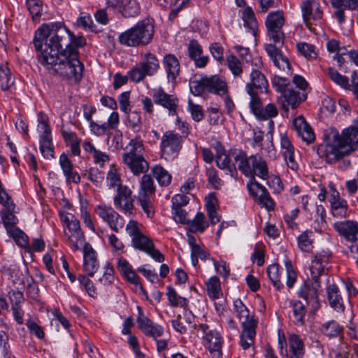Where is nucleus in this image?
<instances>
[{
    "label": "nucleus",
    "mask_w": 358,
    "mask_h": 358,
    "mask_svg": "<svg viewBox=\"0 0 358 358\" xmlns=\"http://www.w3.org/2000/svg\"><path fill=\"white\" fill-rule=\"evenodd\" d=\"M152 98L156 104L169 110V115L175 116L177 115L178 99L176 96L166 93L162 87H159L154 90Z\"/></svg>",
    "instance_id": "412c9836"
},
{
    "label": "nucleus",
    "mask_w": 358,
    "mask_h": 358,
    "mask_svg": "<svg viewBox=\"0 0 358 358\" xmlns=\"http://www.w3.org/2000/svg\"><path fill=\"white\" fill-rule=\"evenodd\" d=\"M83 248V268L89 276H94L99 268L96 252L89 243H85Z\"/></svg>",
    "instance_id": "a878e982"
},
{
    "label": "nucleus",
    "mask_w": 358,
    "mask_h": 358,
    "mask_svg": "<svg viewBox=\"0 0 358 358\" xmlns=\"http://www.w3.org/2000/svg\"><path fill=\"white\" fill-rule=\"evenodd\" d=\"M1 204L3 206V210L0 213L1 217L6 231L8 233L10 230L17 228L15 225L18 222V219L15 215V205L12 199Z\"/></svg>",
    "instance_id": "c85d7f7f"
},
{
    "label": "nucleus",
    "mask_w": 358,
    "mask_h": 358,
    "mask_svg": "<svg viewBox=\"0 0 358 358\" xmlns=\"http://www.w3.org/2000/svg\"><path fill=\"white\" fill-rule=\"evenodd\" d=\"M334 229L346 240L354 242L358 239V223L352 220L337 222L334 224Z\"/></svg>",
    "instance_id": "bb28decb"
},
{
    "label": "nucleus",
    "mask_w": 358,
    "mask_h": 358,
    "mask_svg": "<svg viewBox=\"0 0 358 358\" xmlns=\"http://www.w3.org/2000/svg\"><path fill=\"white\" fill-rule=\"evenodd\" d=\"M247 189L250 194L267 210H273L275 208V202L271 197L266 187L258 182L255 178H250L247 184Z\"/></svg>",
    "instance_id": "f3484780"
},
{
    "label": "nucleus",
    "mask_w": 358,
    "mask_h": 358,
    "mask_svg": "<svg viewBox=\"0 0 358 358\" xmlns=\"http://www.w3.org/2000/svg\"><path fill=\"white\" fill-rule=\"evenodd\" d=\"M320 288V281L313 282L310 279L301 287L298 293L299 296L304 299L314 311L320 308L318 294Z\"/></svg>",
    "instance_id": "a211bd4d"
},
{
    "label": "nucleus",
    "mask_w": 358,
    "mask_h": 358,
    "mask_svg": "<svg viewBox=\"0 0 358 358\" xmlns=\"http://www.w3.org/2000/svg\"><path fill=\"white\" fill-rule=\"evenodd\" d=\"M96 112V108L91 106H83V116L89 122L91 132L96 136H102L110 132L111 129L117 128L120 123L119 114L113 111L109 115L107 122L101 124L92 120V115Z\"/></svg>",
    "instance_id": "6e6552de"
},
{
    "label": "nucleus",
    "mask_w": 358,
    "mask_h": 358,
    "mask_svg": "<svg viewBox=\"0 0 358 358\" xmlns=\"http://www.w3.org/2000/svg\"><path fill=\"white\" fill-rule=\"evenodd\" d=\"M95 213L115 232H119L124 226L123 217L110 206L98 205L95 208Z\"/></svg>",
    "instance_id": "2eb2a0df"
},
{
    "label": "nucleus",
    "mask_w": 358,
    "mask_h": 358,
    "mask_svg": "<svg viewBox=\"0 0 358 358\" xmlns=\"http://www.w3.org/2000/svg\"><path fill=\"white\" fill-rule=\"evenodd\" d=\"M208 296L213 299H217L220 295V282L217 277H211L206 282Z\"/></svg>",
    "instance_id": "bf43d9fd"
},
{
    "label": "nucleus",
    "mask_w": 358,
    "mask_h": 358,
    "mask_svg": "<svg viewBox=\"0 0 358 358\" xmlns=\"http://www.w3.org/2000/svg\"><path fill=\"white\" fill-rule=\"evenodd\" d=\"M329 76L330 78L338 85L345 90H350V85L348 77L341 75L334 68H329Z\"/></svg>",
    "instance_id": "13d9d810"
},
{
    "label": "nucleus",
    "mask_w": 358,
    "mask_h": 358,
    "mask_svg": "<svg viewBox=\"0 0 358 358\" xmlns=\"http://www.w3.org/2000/svg\"><path fill=\"white\" fill-rule=\"evenodd\" d=\"M257 104L253 101H250V108L259 120H267L278 115V110L274 104L268 103L264 108L260 98L257 99Z\"/></svg>",
    "instance_id": "c756f323"
},
{
    "label": "nucleus",
    "mask_w": 358,
    "mask_h": 358,
    "mask_svg": "<svg viewBox=\"0 0 358 358\" xmlns=\"http://www.w3.org/2000/svg\"><path fill=\"white\" fill-rule=\"evenodd\" d=\"M167 292L166 295L169 302V305L172 307H181L186 308L188 307V300L179 296L174 288L171 286L166 287Z\"/></svg>",
    "instance_id": "09e8293b"
},
{
    "label": "nucleus",
    "mask_w": 358,
    "mask_h": 358,
    "mask_svg": "<svg viewBox=\"0 0 358 358\" xmlns=\"http://www.w3.org/2000/svg\"><path fill=\"white\" fill-rule=\"evenodd\" d=\"M83 147L85 152L92 156L95 164L103 167L105 163L110 161V156L107 153L96 149L92 141H85Z\"/></svg>",
    "instance_id": "72a5a7b5"
},
{
    "label": "nucleus",
    "mask_w": 358,
    "mask_h": 358,
    "mask_svg": "<svg viewBox=\"0 0 358 358\" xmlns=\"http://www.w3.org/2000/svg\"><path fill=\"white\" fill-rule=\"evenodd\" d=\"M234 310L241 324L240 345L244 350L249 349L255 343L258 320L250 315L248 308L240 299L234 301Z\"/></svg>",
    "instance_id": "20e7f679"
},
{
    "label": "nucleus",
    "mask_w": 358,
    "mask_h": 358,
    "mask_svg": "<svg viewBox=\"0 0 358 358\" xmlns=\"http://www.w3.org/2000/svg\"><path fill=\"white\" fill-rule=\"evenodd\" d=\"M127 75L129 80L135 83H140L148 76L138 63L127 71Z\"/></svg>",
    "instance_id": "680f3d73"
},
{
    "label": "nucleus",
    "mask_w": 358,
    "mask_h": 358,
    "mask_svg": "<svg viewBox=\"0 0 358 358\" xmlns=\"http://www.w3.org/2000/svg\"><path fill=\"white\" fill-rule=\"evenodd\" d=\"M289 307L292 310L294 322L297 324L303 325L306 313L305 305L299 300L292 299L289 301Z\"/></svg>",
    "instance_id": "a19ab883"
},
{
    "label": "nucleus",
    "mask_w": 358,
    "mask_h": 358,
    "mask_svg": "<svg viewBox=\"0 0 358 358\" xmlns=\"http://www.w3.org/2000/svg\"><path fill=\"white\" fill-rule=\"evenodd\" d=\"M240 160L238 170L247 178H253L255 176L265 180L268 178V168L266 162L259 155L248 157L243 154L236 155Z\"/></svg>",
    "instance_id": "0eeeda50"
},
{
    "label": "nucleus",
    "mask_w": 358,
    "mask_h": 358,
    "mask_svg": "<svg viewBox=\"0 0 358 358\" xmlns=\"http://www.w3.org/2000/svg\"><path fill=\"white\" fill-rule=\"evenodd\" d=\"M325 144L320 145L318 153L324 157L326 162L335 164L343 159L339 168L345 169L350 165V160L343 159L355 151L358 145V120L352 125L344 129L341 134L333 128L324 133Z\"/></svg>",
    "instance_id": "f03ea898"
},
{
    "label": "nucleus",
    "mask_w": 358,
    "mask_h": 358,
    "mask_svg": "<svg viewBox=\"0 0 358 358\" xmlns=\"http://www.w3.org/2000/svg\"><path fill=\"white\" fill-rule=\"evenodd\" d=\"M210 257V253L205 249L202 248L200 245L194 248L191 250V260L193 266H196L199 259L201 260H206Z\"/></svg>",
    "instance_id": "69168bd1"
},
{
    "label": "nucleus",
    "mask_w": 358,
    "mask_h": 358,
    "mask_svg": "<svg viewBox=\"0 0 358 358\" xmlns=\"http://www.w3.org/2000/svg\"><path fill=\"white\" fill-rule=\"evenodd\" d=\"M153 242L143 233L131 238V245L136 249L145 252L152 246Z\"/></svg>",
    "instance_id": "864d4df0"
},
{
    "label": "nucleus",
    "mask_w": 358,
    "mask_h": 358,
    "mask_svg": "<svg viewBox=\"0 0 358 358\" xmlns=\"http://www.w3.org/2000/svg\"><path fill=\"white\" fill-rule=\"evenodd\" d=\"M241 18L243 21V25L248 29V31L255 36L258 28V23L251 7L248 6L242 10Z\"/></svg>",
    "instance_id": "ea45409f"
},
{
    "label": "nucleus",
    "mask_w": 358,
    "mask_h": 358,
    "mask_svg": "<svg viewBox=\"0 0 358 358\" xmlns=\"http://www.w3.org/2000/svg\"><path fill=\"white\" fill-rule=\"evenodd\" d=\"M329 202L331 207V213L334 217H345L347 216V201L341 198L338 192L335 189L332 192L329 197Z\"/></svg>",
    "instance_id": "473e14b6"
},
{
    "label": "nucleus",
    "mask_w": 358,
    "mask_h": 358,
    "mask_svg": "<svg viewBox=\"0 0 358 358\" xmlns=\"http://www.w3.org/2000/svg\"><path fill=\"white\" fill-rule=\"evenodd\" d=\"M332 8L334 9L332 17L337 20L339 24H343L346 20L345 15L347 0H329Z\"/></svg>",
    "instance_id": "79ce46f5"
},
{
    "label": "nucleus",
    "mask_w": 358,
    "mask_h": 358,
    "mask_svg": "<svg viewBox=\"0 0 358 358\" xmlns=\"http://www.w3.org/2000/svg\"><path fill=\"white\" fill-rule=\"evenodd\" d=\"M268 82L266 76L259 70L253 69L250 73V82L245 85V90L250 96V101L258 103L259 93H267Z\"/></svg>",
    "instance_id": "ddd939ff"
},
{
    "label": "nucleus",
    "mask_w": 358,
    "mask_h": 358,
    "mask_svg": "<svg viewBox=\"0 0 358 358\" xmlns=\"http://www.w3.org/2000/svg\"><path fill=\"white\" fill-rule=\"evenodd\" d=\"M282 271V268L277 264H271L267 268L268 277L278 290H280L283 287V284L280 280V275Z\"/></svg>",
    "instance_id": "de8ad7c7"
},
{
    "label": "nucleus",
    "mask_w": 358,
    "mask_h": 358,
    "mask_svg": "<svg viewBox=\"0 0 358 358\" xmlns=\"http://www.w3.org/2000/svg\"><path fill=\"white\" fill-rule=\"evenodd\" d=\"M214 267L217 273L224 278H227L230 274V268L229 264L224 260L216 261L212 259Z\"/></svg>",
    "instance_id": "774afa93"
},
{
    "label": "nucleus",
    "mask_w": 358,
    "mask_h": 358,
    "mask_svg": "<svg viewBox=\"0 0 358 358\" xmlns=\"http://www.w3.org/2000/svg\"><path fill=\"white\" fill-rule=\"evenodd\" d=\"M60 220L63 224V233L65 242L73 251L80 250L85 244V236L81 230L80 221L74 215L61 211Z\"/></svg>",
    "instance_id": "423d86ee"
},
{
    "label": "nucleus",
    "mask_w": 358,
    "mask_h": 358,
    "mask_svg": "<svg viewBox=\"0 0 358 358\" xmlns=\"http://www.w3.org/2000/svg\"><path fill=\"white\" fill-rule=\"evenodd\" d=\"M132 194L131 189L128 186L120 187L116 189V194L113 197L115 207L126 216H131L134 214V199Z\"/></svg>",
    "instance_id": "dca6fc26"
},
{
    "label": "nucleus",
    "mask_w": 358,
    "mask_h": 358,
    "mask_svg": "<svg viewBox=\"0 0 358 358\" xmlns=\"http://www.w3.org/2000/svg\"><path fill=\"white\" fill-rule=\"evenodd\" d=\"M162 65L168 80L176 83L180 73V64L177 57L171 53L166 54L162 59Z\"/></svg>",
    "instance_id": "393cba45"
},
{
    "label": "nucleus",
    "mask_w": 358,
    "mask_h": 358,
    "mask_svg": "<svg viewBox=\"0 0 358 358\" xmlns=\"http://www.w3.org/2000/svg\"><path fill=\"white\" fill-rule=\"evenodd\" d=\"M8 236L13 238L17 245L31 252V246L29 243V237L18 227L10 230Z\"/></svg>",
    "instance_id": "c03bdc74"
},
{
    "label": "nucleus",
    "mask_w": 358,
    "mask_h": 358,
    "mask_svg": "<svg viewBox=\"0 0 358 358\" xmlns=\"http://www.w3.org/2000/svg\"><path fill=\"white\" fill-rule=\"evenodd\" d=\"M188 229L191 232H203L208 227V223L205 220V215L203 213H197L192 220L188 221L187 224Z\"/></svg>",
    "instance_id": "603ef678"
},
{
    "label": "nucleus",
    "mask_w": 358,
    "mask_h": 358,
    "mask_svg": "<svg viewBox=\"0 0 358 358\" xmlns=\"http://www.w3.org/2000/svg\"><path fill=\"white\" fill-rule=\"evenodd\" d=\"M289 349L290 358H303L305 346L303 340L299 335L292 334L289 338Z\"/></svg>",
    "instance_id": "4c0bfd02"
},
{
    "label": "nucleus",
    "mask_w": 358,
    "mask_h": 358,
    "mask_svg": "<svg viewBox=\"0 0 358 358\" xmlns=\"http://www.w3.org/2000/svg\"><path fill=\"white\" fill-rule=\"evenodd\" d=\"M153 176L161 186H168L171 182V175L161 165H155L152 168Z\"/></svg>",
    "instance_id": "49530a36"
},
{
    "label": "nucleus",
    "mask_w": 358,
    "mask_h": 358,
    "mask_svg": "<svg viewBox=\"0 0 358 358\" xmlns=\"http://www.w3.org/2000/svg\"><path fill=\"white\" fill-rule=\"evenodd\" d=\"M272 85L278 92L282 94L287 105L293 108L306 98L303 93L294 90L289 80L284 77L275 76L272 78Z\"/></svg>",
    "instance_id": "9b49d317"
},
{
    "label": "nucleus",
    "mask_w": 358,
    "mask_h": 358,
    "mask_svg": "<svg viewBox=\"0 0 358 358\" xmlns=\"http://www.w3.org/2000/svg\"><path fill=\"white\" fill-rule=\"evenodd\" d=\"M106 184L109 189L117 188V189L120 187L127 186L122 184L120 174L115 165H111L110 166L106 175Z\"/></svg>",
    "instance_id": "3c124183"
},
{
    "label": "nucleus",
    "mask_w": 358,
    "mask_h": 358,
    "mask_svg": "<svg viewBox=\"0 0 358 358\" xmlns=\"http://www.w3.org/2000/svg\"><path fill=\"white\" fill-rule=\"evenodd\" d=\"M61 133L65 143L70 147L71 153L74 156H79L80 155V139L77 134L70 130L64 129L63 127L61 129Z\"/></svg>",
    "instance_id": "e433bc0d"
},
{
    "label": "nucleus",
    "mask_w": 358,
    "mask_h": 358,
    "mask_svg": "<svg viewBox=\"0 0 358 358\" xmlns=\"http://www.w3.org/2000/svg\"><path fill=\"white\" fill-rule=\"evenodd\" d=\"M321 331L329 338L341 337L343 328L335 320L328 321L322 325Z\"/></svg>",
    "instance_id": "37998d69"
},
{
    "label": "nucleus",
    "mask_w": 358,
    "mask_h": 358,
    "mask_svg": "<svg viewBox=\"0 0 358 358\" xmlns=\"http://www.w3.org/2000/svg\"><path fill=\"white\" fill-rule=\"evenodd\" d=\"M325 217L326 210L324 207L321 204L316 205L315 214L314 215V221L315 223L317 224V227L315 228H318L322 230V229L325 227L327 224Z\"/></svg>",
    "instance_id": "338daca9"
},
{
    "label": "nucleus",
    "mask_w": 358,
    "mask_h": 358,
    "mask_svg": "<svg viewBox=\"0 0 358 358\" xmlns=\"http://www.w3.org/2000/svg\"><path fill=\"white\" fill-rule=\"evenodd\" d=\"M243 152L241 150H229L226 154L217 156V166L221 169L227 170L233 176L236 169H238L240 163V160L236 159V155Z\"/></svg>",
    "instance_id": "4be33fe9"
},
{
    "label": "nucleus",
    "mask_w": 358,
    "mask_h": 358,
    "mask_svg": "<svg viewBox=\"0 0 358 358\" xmlns=\"http://www.w3.org/2000/svg\"><path fill=\"white\" fill-rule=\"evenodd\" d=\"M155 192V186L153 179L150 175H143L140 182L138 201L148 217H152L155 213L151 201V197Z\"/></svg>",
    "instance_id": "f8f14e48"
},
{
    "label": "nucleus",
    "mask_w": 358,
    "mask_h": 358,
    "mask_svg": "<svg viewBox=\"0 0 358 358\" xmlns=\"http://www.w3.org/2000/svg\"><path fill=\"white\" fill-rule=\"evenodd\" d=\"M26 5L34 20L41 16L43 9L41 0H27Z\"/></svg>",
    "instance_id": "0e129e2a"
},
{
    "label": "nucleus",
    "mask_w": 358,
    "mask_h": 358,
    "mask_svg": "<svg viewBox=\"0 0 358 358\" xmlns=\"http://www.w3.org/2000/svg\"><path fill=\"white\" fill-rule=\"evenodd\" d=\"M327 299L331 308L337 311H343L344 305L338 287L333 284L327 287Z\"/></svg>",
    "instance_id": "c9c22d12"
},
{
    "label": "nucleus",
    "mask_w": 358,
    "mask_h": 358,
    "mask_svg": "<svg viewBox=\"0 0 358 358\" xmlns=\"http://www.w3.org/2000/svg\"><path fill=\"white\" fill-rule=\"evenodd\" d=\"M277 44H266L265 50L273 62L274 65L282 71L287 73L291 72L290 63L288 58L284 55L282 51L276 47Z\"/></svg>",
    "instance_id": "5701e85b"
},
{
    "label": "nucleus",
    "mask_w": 358,
    "mask_h": 358,
    "mask_svg": "<svg viewBox=\"0 0 358 358\" xmlns=\"http://www.w3.org/2000/svg\"><path fill=\"white\" fill-rule=\"evenodd\" d=\"M154 34V24L149 20L144 19L121 33L118 39L122 45L128 47L145 46L152 41Z\"/></svg>",
    "instance_id": "7ed1b4c3"
},
{
    "label": "nucleus",
    "mask_w": 358,
    "mask_h": 358,
    "mask_svg": "<svg viewBox=\"0 0 358 358\" xmlns=\"http://www.w3.org/2000/svg\"><path fill=\"white\" fill-rule=\"evenodd\" d=\"M293 126L297 135L301 137L303 141L310 143L315 140L313 130L303 116H299L295 118L293 121Z\"/></svg>",
    "instance_id": "7c9ffc66"
},
{
    "label": "nucleus",
    "mask_w": 358,
    "mask_h": 358,
    "mask_svg": "<svg viewBox=\"0 0 358 358\" xmlns=\"http://www.w3.org/2000/svg\"><path fill=\"white\" fill-rule=\"evenodd\" d=\"M182 137L173 131H166L160 144L162 153L166 159H175L182 148Z\"/></svg>",
    "instance_id": "4468645a"
},
{
    "label": "nucleus",
    "mask_w": 358,
    "mask_h": 358,
    "mask_svg": "<svg viewBox=\"0 0 358 358\" xmlns=\"http://www.w3.org/2000/svg\"><path fill=\"white\" fill-rule=\"evenodd\" d=\"M127 150L122 154V156L128 155H143L144 145L140 136L137 135L134 138L130 140Z\"/></svg>",
    "instance_id": "8fccbe9b"
},
{
    "label": "nucleus",
    "mask_w": 358,
    "mask_h": 358,
    "mask_svg": "<svg viewBox=\"0 0 358 358\" xmlns=\"http://www.w3.org/2000/svg\"><path fill=\"white\" fill-rule=\"evenodd\" d=\"M83 177L90 180L96 186H99L104 180L105 173L97 168L92 167L85 171L83 174Z\"/></svg>",
    "instance_id": "4d7b16f0"
},
{
    "label": "nucleus",
    "mask_w": 358,
    "mask_h": 358,
    "mask_svg": "<svg viewBox=\"0 0 358 358\" xmlns=\"http://www.w3.org/2000/svg\"><path fill=\"white\" fill-rule=\"evenodd\" d=\"M296 49L299 54L308 59H314L317 57V52L313 45L305 42L296 44Z\"/></svg>",
    "instance_id": "6e6d98bb"
},
{
    "label": "nucleus",
    "mask_w": 358,
    "mask_h": 358,
    "mask_svg": "<svg viewBox=\"0 0 358 358\" xmlns=\"http://www.w3.org/2000/svg\"><path fill=\"white\" fill-rule=\"evenodd\" d=\"M285 23L283 12L277 10L268 13L265 24L267 29V36L272 44L282 45L285 39V34L282 26Z\"/></svg>",
    "instance_id": "1a4fd4ad"
},
{
    "label": "nucleus",
    "mask_w": 358,
    "mask_h": 358,
    "mask_svg": "<svg viewBox=\"0 0 358 358\" xmlns=\"http://www.w3.org/2000/svg\"><path fill=\"white\" fill-rule=\"evenodd\" d=\"M304 22L308 24L311 20L318 21L322 18L323 12L317 0H305L301 3Z\"/></svg>",
    "instance_id": "b1692460"
},
{
    "label": "nucleus",
    "mask_w": 358,
    "mask_h": 358,
    "mask_svg": "<svg viewBox=\"0 0 358 358\" xmlns=\"http://www.w3.org/2000/svg\"><path fill=\"white\" fill-rule=\"evenodd\" d=\"M138 316L136 322L140 330L147 336L152 338L154 340L161 337L164 332L163 327L155 323L147 316L144 315L140 306L137 307Z\"/></svg>",
    "instance_id": "6ab92c4d"
},
{
    "label": "nucleus",
    "mask_w": 358,
    "mask_h": 358,
    "mask_svg": "<svg viewBox=\"0 0 358 358\" xmlns=\"http://www.w3.org/2000/svg\"><path fill=\"white\" fill-rule=\"evenodd\" d=\"M189 89L194 96H202L206 93L217 96L227 94L229 89L224 78L220 75L203 76L199 79L189 80Z\"/></svg>",
    "instance_id": "39448f33"
},
{
    "label": "nucleus",
    "mask_w": 358,
    "mask_h": 358,
    "mask_svg": "<svg viewBox=\"0 0 358 358\" xmlns=\"http://www.w3.org/2000/svg\"><path fill=\"white\" fill-rule=\"evenodd\" d=\"M141 61L138 64L148 76H152L157 73L160 67L159 61L157 56L150 52H147L141 54Z\"/></svg>",
    "instance_id": "2f4dec72"
},
{
    "label": "nucleus",
    "mask_w": 358,
    "mask_h": 358,
    "mask_svg": "<svg viewBox=\"0 0 358 358\" xmlns=\"http://www.w3.org/2000/svg\"><path fill=\"white\" fill-rule=\"evenodd\" d=\"M188 54L189 57L194 62L196 67L203 68L208 62V56H201L202 48L195 40L190 41L188 45Z\"/></svg>",
    "instance_id": "f704fd0d"
},
{
    "label": "nucleus",
    "mask_w": 358,
    "mask_h": 358,
    "mask_svg": "<svg viewBox=\"0 0 358 358\" xmlns=\"http://www.w3.org/2000/svg\"><path fill=\"white\" fill-rule=\"evenodd\" d=\"M141 7L136 0H123L117 12L124 17H135L140 14Z\"/></svg>",
    "instance_id": "58836bf2"
},
{
    "label": "nucleus",
    "mask_w": 358,
    "mask_h": 358,
    "mask_svg": "<svg viewBox=\"0 0 358 358\" xmlns=\"http://www.w3.org/2000/svg\"><path fill=\"white\" fill-rule=\"evenodd\" d=\"M126 126L136 134L141 131L143 123L141 113L136 110L129 112L127 117Z\"/></svg>",
    "instance_id": "a18cd8bd"
},
{
    "label": "nucleus",
    "mask_w": 358,
    "mask_h": 358,
    "mask_svg": "<svg viewBox=\"0 0 358 358\" xmlns=\"http://www.w3.org/2000/svg\"><path fill=\"white\" fill-rule=\"evenodd\" d=\"M311 231H306L300 234L298 238V245L304 252H310L313 248V241L310 238Z\"/></svg>",
    "instance_id": "052dcab7"
},
{
    "label": "nucleus",
    "mask_w": 358,
    "mask_h": 358,
    "mask_svg": "<svg viewBox=\"0 0 358 358\" xmlns=\"http://www.w3.org/2000/svg\"><path fill=\"white\" fill-rule=\"evenodd\" d=\"M40 151L45 159H50L54 157L52 137L40 136Z\"/></svg>",
    "instance_id": "5fc2aeb1"
},
{
    "label": "nucleus",
    "mask_w": 358,
    "mask_h": 358,
    "mask_svg": "<svg viewBox=\"0 0 358 358\" xmlns=\"http://www.w3.org/2000/svg\"><path fill=\"white\" fill-rule=\"evenodd\" d=\"M198 329L202 332L203 345L209 350L212 357L221 358L223 338L220 332L211 329L207 324H199Z\"/></svg>",
    "instance_id": "9d476101"
},
{
    "label": "nucleus",
    "mask_w": 358,
    "mask_h": 358,
    "mask_svg": "<svg viewBox=\"0 0 358 358\" xmlns=\"http://www.w3.org/2000/svg\"><path fill=\"white\" fill-rule=\"evenodd\" d=\"M71 37L62 22L43 23L35 31L33 43L41 65L76 85L83 78L84 65L79 59L78 50L70 45Z\"/></svg>",
    "instance_id": "f257e3e1"
},
{
    "label": "nucleus",
    "mask_w": 358,
    "mask_h": 358,
    "mask_svg": "<svg viewBox=\"0 0 358 358\" xmlns=\"http://www.w3.org/2000/svg\"><path fill=\"white\" fill-rule=\"evenodd\" d=\"M123 162L130 169L134 175L138 176L147 172L149 164L143 155L122 156Z\"/></svg>",
    "instance_id": "cd10ccee"
},
{
    "label": "nucleus",
    "mask_w": 358,
    "mask_h": 358,
    "mask_svg": "<svg viewBox=\"0 0 358 358\" xmlns=\"http://www.w3.org/2000/svg\"><path fill=\"white\" fill-rule=\"evenodd\" d=\"M227 66L234 76H239L243 72L240 60L234 55H230L227 59Z\"/></svg>",
    "instance_id": "e2e57ef3"
},
{
    "label": "nucleus",
    "mask_w": 358,
    "mask_h": 358,
    "mask_svg": "<svg viewBox=\"0 0 358 358\" xmlns=\"http://www.w3.org/2000/svg\"><path fill=\"white\" fill-rule=\"evenodd\" d=\"M329 257L330 254L327 252H322L314 255L309 266L312 281H320V278L325 275Z\"/></svg>",
    "instance_id": "aec40b11"
}]
</instances>
